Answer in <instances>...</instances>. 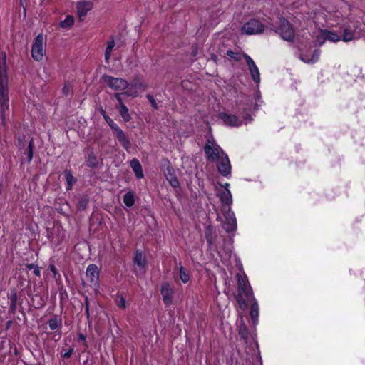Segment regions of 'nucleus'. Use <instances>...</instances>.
I'll return each instance as SVG.
<instances>
[{
  "label": "nucleus",
  "instance_id": "obj_1",
  "mask_svg": "<svg viewBox=\"0 0 365 365\" xmlns=\"http://www.w3.org/2000/svg\"><path fill=\"white\" fill-rule=\"evenodd\" d=\"M237 293L235 294V298L237 302L239 308L244 311L247 308V302L254 298L251 287L248 284V280L246 277H242L237 274Z\"/></svg>",
  "mask_w": 365,
  "mask_h": 365
},
{
  "label": "nucleus",
  "instance_id": "obj_2",
  "mask_svg": "<svg viewBox=\"0 0 365 365\" xmlns=\"http://www.w3.org/2000/svg\"><path fill=\"white\" fill-rule=\"evenodd\" d=\"M8 93V81L1 79L0 82V113L3 121L5 120L6 112L9 110Z\"/></svg>",
  "mask_w": 365,
  "mask_h": 365
},
{
  "label": "nucleus",
  "instance_id": "obj_3",
  "mask_svg": "<svg viewBox=\"0 0 365 365\" xmlns=\"http://www.w3.org/2000/svg\"><path fill=\"white\" fill-rule=\"evenodd\" d=\"M277 32L284 40L287 41H292L294 36V29L290 23L284 18L279 19V25Z\"/></svg>",
  "mask_w": 365,
  "mask_h": 365
},
{
  "label": "nucleus",
  "instance_id": "obj_4",
  "mask_svg": "<svg viewBox=\"0 0 365 365\" xmlns=\"http://www.w3.org/2000/svg\"><path fill=\"white\" fill-rule=\"evenodd\" d=\"M102 78L108 86L115 91L125 90L130 85L127 81L120 78H114L110 76L103 75Z\"/></svg>",
  "mask_w": 365,
  "mask_h": 365
},
{
  "label": "nucleus",
  "instance_id": "obj_5",
  "mask_svg": "<svg viewBox=\"0 0 365 365\" xmlns=\"http://www.w3.org/2000/svg\"><path fill=\"white\" fill-rule=\"evenodd\" d=\"M264 30V26L259 20L252 19L246 22L242 28V31L248 35L261 34Z\"/></svg>",
  "mask_w": 365,
  "mask_h": 365
},
{
  "label": "nucleus",
  "instance_id": "obj_6",
  "mask_svg": "<svg viewBox=\"0 0 365 365\" xmlns=\"http://www.w3.org/2000/svg\"><path fill=\"white\" fill-rule=\"evenodd\" d=\"M222 150L220 147L217 145H214V142L210 139L207 140V143L204 147V151L206 158L211 162H215L220 159V152Z\"/></svg>",
  "mask_w": 365,
  "mask_h": 365
},
{
  "label": "nucleus",
  "instance_id": "obj_7",
  "mask_svg": "<svg viewBox=\"0 0 365 365\" xmlns=\"http://www.w3.org/2000/svg\"><path fill=\"white\" fill-rule=\"evenodd\" d=\"M340 39L341 36L337 33L320 29L319 34L316 36V43L319 46H322L327 40L331 42H338Z\"/></svg>",
  "mask_w": 365,
  "mask_h": 365
},
{
  "label": "nucleus",
  "instance_id": "obj_8",
  "mask_svg": "<svg viewBox=\"0 0 365 365\" xmlns=\"http://www.w3.org/2000/svg\"><path fill=\"white\" fill-rule=\"evenodd\" d=\"M43 36L39 34L36 37L32 46L31 56L32 58L37 61H40L41 60H42L44 55V51L43 49Z\"/></svg>",
  "mask_w": 365,
  "mask_h": 365
},
{
  "label": "nucleus",
  "instance_id": "obj_9",
  "mask_svg": "<svg viewBox=\"0 0 365 365\" xmlns=\"http://www.w3.org/2000/svg\"><path fill=\"white\" fill-rule=\"evenodd\" d=\"M111 130L123 148L126 150H128L131 146V143L123 130L117 125Z\"/></svg>",
  "mask_w": 365,
  "mask_h": 365
},
{
  "label": "nucleus",
  "instance_id": "obj_10",
  "mask_svg": "<svg viewBox=\"0 0 365 365\" xmlns=\"http://www.w3.org/2000/svg\"><path fill=\"white\" fill-rule=\"evenodd\" d=\"M222 157L219 163L217 164V170L219 173L223 176H227L231 171V165L229 158L223 150H221Z\"/></svg>",
  "mask_w": 365,
  "mask_h": 365
},
{
  "label": "nucleus",
  "instance_id": "obj_11",
  "mask_svg": "<svg viewBox=\"0 0 365 365\" xmlns=\"http://www.w3.org/2000/svg\"><path fill=\"white\" fill-rule=\"evenodd\" d=\"M243 58L246 61L249 71L252 76V80L255 83H259L260 81V74L257 66L254 61L246 53H243Z\"/></svg>",
  "mask_w": 365,
  "mask_h": 365
},
{
  "label": "nucleus",
  "instance_id": "obj_12",
  "mask_svg": "<svg viewBox=\"0 0 365 365\" xmlns=\"http://www.w3.org/2000/svg\"><path fill=\"white\" fill-rule=\"evenodd\" d=\"M225 220L224 222L223 227L227 232H231L237 228V220L235 214L229 210L225 215Z\"/></svg>",
  "mask_w": 365,
  "mask_h": 365
},
{
  "label": "nucleus",
  "instance_id": "obj_13",
  "mask_svg": "<svg viewBox=\"0 0 365 365\" xmlns=\"http://www.w3.org/2000/svg\"><path fill=\"white\" fill-rule=\"evenodd\" d=\"M160 293L165 305L168 306L173 303V291L168 282H163L161 284Z\"/></svg>",
  "mask_w": 365,
  "mask_h": 365
},
{
  "label": "nucleus",
  "instance_id": "obj_14",
  "mask_svg": "<svg viewBox=\"0 0 365 365\" xmlns=\"http://www.w3.org/2000/svg\"><path fill=\"white\" fill-rule=\"evenodd\" d=\"M164 175L173 187L177 188L180 187V182L175 175V170L169 161H168L167 168Z\"/></svg>",
  "mask_w": 365,
  "mask_h": 365
},
{
  "label": "nucleus",
  "instance_id": "obj_15",
  "mask_svg": "<svg viewBox=\"0 0 365 365\" xmlns=\"http://www.w3.org/2000/svg\"><path fill=\"white\" fill-rule=\"evenodd\" d=\"M220 118L227 125L240 126L242 124V121L235 115L221 113L220 114Z\"/></svg>",
  "mask_w": 365,
  "mask_h": 365
},
{
  "label": "nucleus",
  "instance_id": "obj_16",
  "mask_svg": "<svg viewBox=\"0 0 365 365\" xmlns=\"http://www.w3.org/2000/svg\"><path fill=\"white\" fill-rule=\"evenodd\" d=\"M86 276L91 283L95 284L98 282L99 277L98 267L94 264L88 265L86 269Z\"/></svg>",
  "mask_w": 365,
  "mask_h": 365
},
{
  "label": "nucleus",
  "instance_id": "obj_17",
  "mask_svg": "<svg viewBox=\"0 0 365 365\" xmlns=\"http://www.w3.org/2000/svg\"><path fill=\"white\" fill-rule=\"evenodd\" d=\"M93 8V3L90 1H82L77 4V12L79 18L85 16Z\"/></svg>",
  "mask_w": 365,
  "mask_h": 365
},
{
  "label": "nucleus",
  "instance_id": "obj_18",
  "mask_svg": "<svg viewBox=\"0 0 365 365\" xmlns=\"http://www.w3.org/2000/svg\"><path fill=\"white\" fill-rule=\"evenodd\" d=\"M85 164L86 166L91 168H97L99 165V160L96 155V154L93 151L91 150L85 160Z\"/></svg>",
  "mask_w": 365,
  "mask_h": 365
},
{
  "label": "nucleus",
  "instance_id": "obj_19",
  "mask_svg": "<svg viewBox=\"0 0 365 365\" xmlns=\"http://www.w3.org/2000/svg\"><path fill=\"white\" fill-rule=\"evenodd\" d=\"M130 165L135 173V176L139 179L142 178L143 177V171L139 160L136 158H133L130 161Z\"/></svg>",
  "mask_w": 365,
  "mask_h": 365
},
{
  "label": "nucleus",
  "instance_id": "obj_20",
  "mask_svg": "<svg viewBox=\"0 0 365 365\" xmlns=\"http://www.w3.org/2000/svg\"><path fill=\"white\" fill-rule=\"evenodd\" d=\"M129 86H130V91H132L133 89L134 90L135 94L138 91H145L146 88L145 85L141 82L140 79L138 76L133 78V80L132 81L131 83Z\"/></svg>",
  "mask_w": 365,
  "mask_h": 365
},
{
  "label": "nucleus",
  "instance_id": "obj_21",
  "mask_svg": "<svg viewBox=\"0 0 365 365\" xmlns=\"http://www.w3.org/2000/svg\"><path fill=\"white\" fill-rule=\"evenodd\" d=\"M252 301V303L250 307V316L253 322L255 323L257 321L259 315V307L255 299H253Z\"/></svg>",
  "mask_w": 365,
  "mask_h": 365
},
{
  "label": "nucleus",
  "instance_id": "obj_22",
  "mask_svg": "<svg viewBox=\"0 0 365 365\" xmlns=\"http://www.w3.org/2000/svg\"><path fill=\"white\" fill-rule=\"evenodd\" d=\"M221 202L224 205H230L232 203V195L228 189L222 190L218 195Z\"/></svg>",
  "mask_w": 365,
  "mask_h": 365
},
{
  "label": "nucleus",
  "instance_id": "obj_23",
  "mask_svg": "<svg viewBox=\"0 0 365 365\" xmlns=\"http://www.w3.org/2000/svg\"><path fill=\"white\" fill-rule=\"evenodd\" d=\"M34 147V139L31 138L27 148H26L24 151L21 153L23 155H26L28 163H30L33 159Z\"/></svg>",
  "mask_w": 365,
  "mask_h": 365
},
{
  "label": "nucleus",
  "instance_id": "obj_24",
  "mask_svg": "<svg viewBox=\"0 0 365 365\" xmlns=\"http://www.w3.org/2000/svg\"><path fill=\"white\" fill-rule=\"evenodd\" d=\"M17 299V293L14 290L9 297L10 306L9 309V312L13 315L15 314L16 311Z\"/></svg>",
  "mask_w": 365,
  "mask_h": 365
},
{
  "label": "nucleus",
  "instance_id": "obj_25",
  "mask_svg": "<svg viewBox=\"0 0 365 365\" xmlns=\"http://www.w3.org/2000/svg\"><path fill=\"white\" fill-rule=\"evenodd\" d=\"M116 108L118 110L119 114L123 118L124 122L128 123L131 120V116L128 112V108L125 105L116 106Z\"/></svg>",
  "mask_w": 365,
  "mask_h": 365
},
{
  "label": "nucleus",
  "instance_id": "obj_26",
  "mask_svg": "<svg viewBox=\"0 0 365 365\" xmlns=\"http://www.w3.org/2000/svg\"><path fill=\"white\" fill-rule=\"evenodd\" d=\"M115 45L113 37H110V40L107 42V46L105 51V60L108 63L110 60L111 53Z\"/></svg>",
  "mask_w": 365,
  "mask_h": 365
},
{
  "label": "nucleus",
  "instance_id": "obj_27",
  "mask_svg": "<svg viewBox=\"0 0 365 365\" xmlns=\"http://www.w3.org/2000/svg\"><path fill=\"white\" fill-rule=\"evenodd\" d=\"M205 237L209 245H211L215 242V237L213 235V227L209 225L205 229Z\"/></svg>",
  "mask_w": 365,
  "mask_h": 365
},
{
  "label": "nucleus",
  "instance_id": "obj_28",
  "mask_svg": "<svg viewBox=\"0 0 365 365\" xmlns=\"http://www.w3.org/2000/svg\"><path fill=\"white\" fill-rule=\"evenodd\" d=\"M64 175L67 182L66 190H71L73 185L76 182V179L74 178L70 170H66L64 171Z\"/></svg>",
  "mask_w": 365,
  "mask_h": 365
},
{
  "label": "nucleus",
  "instance_id": "obj_29",
  "mask_svg": "<svg viewBox=\"0 0 365 365\" xmlns=\"http://www.w3.org/2000/svg\"><path fill=\"white\" fill-rule=\"evenodd\" d=\"M31 300L34 303H35L34 307L36 309H41L46 304L45 299L42 295L38 294H34V296L31 298Z\"/></svg>",
  "mask_w": 365,
  "mask_h": 365
},
{
  "label": "nucleus",
  "instance_id": "obj_30",
  "mask_svg": "<svg viewBox=\"0 0 365 365\" xmlns=\"http://www.w3.org/2000/svg\"><path fill=\"white\" fill-rule=\"evenodd\" d=\"M355 31L350 27L345 28L343 31L342 40L345 42L350 41L354 38Z\"/></svg>",
  "mask_w": 365,
  "mask_h": 365
},
{
  "label": "nucleus",
  "instance_id": "obj_31",
  "mask_svg": "<svg viewBox=\"0 0 365 365\" xmlns=\"http://www.w3.org/2000/svg\"><path fill=\"white\" fill-rule=\"evenodd\" d=\"M134 263L137 264L140 267H143L145 264V257L143 255V253L139 250H137L134 257Z\"/></svg>",
  "mask_w": 365,
  "mask_h": 365
},
{
  "label": "nucleus",
  "instance_id": "obj_32",
  "mask_svg": "<svg viewBox=\"0 0 365 365\" xmlns=\"http://www.w3.org/2000/svg\"><path fill=\"white\" fill-rule=\"evenodd\" d=\"M88 197L86 195H81L77 203V208L79 210H83L86 208L88 203Z\"/></svg>",
  "mask_w": 365,
  "mask_h": 365
},
{
  "label": "nucleus",
  "instance_id": "obj_33",
  "mask_svg": "<svg viewBox=\"0 0 365 365\" xmlns=\"http://www.w3.org/2000/svg\"><path fill=\"white\" fill-rule=\"evenodd\" d=\"M74 23V18L71 15H68L63 21L60 22V26L63 29L71 28Z\"/></svg>",
  "mask_w": 365,
  "mask_h": 365
},
{
  "label": "nucleus",
  "instance_id": "obj_34",
  "mask_svg": "<svg viewBox=\"0 0 365 365\" xmlns=\"http://www.w3.org/2000/svg\"><path fill=\"white\" fill-rule=\"evenodd\" d=\"M240 113L242 115L243 118L246 120L251 121L252 120V118L251 117V115L250 113V105H247V106H243L242 108H239Z\"/></svg>",
  "mask_w": 365,
  "mask_h": 365
},
{
  "label": "nucleus",
  "instance_id": "obj_35",
  "mask_svg": "<svg viewBox=\"0 0 365 365\" xmlns=\"http://www.w3.org/2000/svg\"><path fill=\"white\" fill-rule=\"evenodd\" d=\"M123 202L126 206H128L129 207H132L135 203V198H134L133 193L131 192H127L123 196Z\"/></svg>",
  "mask_w": 365,
  "mask_h": 365
},
{
  "label": "nucleus",
  "instance_id": "obj_36",
  "mask_svg": "<svg viewBox=\"0 0 365 365\" xmlns=\"http://www.w3.org/2000/svg\"><path fill=\"white\" fill-rule=\"evenodd\" d=\"M49 327L51 330L56 329L61 324V319L58 318V316H54L53 318L50 319L48 322Z\"/></svg>",
  "mask_w": 365,
  "mask_h": 365
},
{
  "label": "nucleus",
  "instance_id": "obj_37",
  "mask_svg": "<svg viewBox=\"0 0 365 365\" xmlns=\"http://www.w3.org/2000/svg\"><path fill=\"white\" fill-rule=\"evenodd\" d=\"M99 112L102 115V116L103 117L104 120H106V122L107 123V124L110 126V128L112 129L113 128L114 126L116 125V124L113 122V120L106 114V112L102 108H101L99 109Z\"/></svg>",
  "mask_w": 365,
  "mask_h": 365
},
{
  "label": "nucleus",
  "instance_id": "obj_38",
  "mask_svg": "<svg viewBox=\"0 0 365 365\" xmlns=\"http://www.w3.org/2000/svg\"><path fill=\"white\" fill-rule=\"evenodd\" d=\"M226 54L231 58L234 59L235 61H241L242 57H243V54H241L239 52H235L232 50H227Z\"/></svg>",
  "mask_w": 365,
  "mask_h": 365
},
{
  "label": "nucleus",
  "instance_id": "obj_39",
  "mask_svg": "<svg viewBox=\"0 0 365 365\" xmlns=\"http://www.w3.org/2000/svg\"><path fill=\"white\" fill-rule=\"evenodd\" d=\"M180 277L182 282L186 283L190 279V276L183 267L180 269Z\"/></svg>",
  "mask_w": 365,
  "mask_h": 365
},
{
  "label": "nucleus",
  "instance_id": "obj_40",
  "mask_svg": "<svg viewBox=\"0 0 365 365\" xmlns=\"http://www.w3.org/2000/svg\"><path fill=\"white\" fill-rule=\"evenodd\" d=\"M125 299L122 295H118L115 299V304L119 308L125 309Z\"/></svg>",
  "mask_w": 365,
  "mask_h": 365
},
{
  "label": "nucleus",
  "instance_id": "obj_41",
  "mask_svg": "<svg viewBox=\"0 0 365 365\" xmlns=\"http://www.w3.org/2000/svg\"><path fill=\"white\" fill-rule=\"evenodd\" d=\"M26 267L29 270H34V273L36 276L40 277L41 276V271L39 269V267L34 264H26Z\"/></svg>",
  "mask_w": 365,
  "mask_h": 365
},
{
  "label": "nucleus",
  "instance_id": "obj_42",
  "mask_svg": "<svg viewBox=\"0 0 365 365\" xmlns=\"http://www.w3.org/2000/svg\"><path fill=\"white\" fill-rule=\"evenodd\" d=\"M239 335L245 340L247 339L248 331L245 327H240L239 330Z\"/></svg>",
  "mask_w": 365,
  "mask_h": 365
},
{
  "label": "nucleus",
  "instance_id": "obj_43",
  "mask_svg": "<svg viewBox=\"0 0 365 365\" xmlns=\"http://www.w3.org/2000/svg\"><path fill=\"white\" fill-rule=\"evenodd\" d=\"M62 91H63V94L66 96H68V95L71 94L72 93L71 86H70L68 83H65V85L62 89Z\"/></svg>",
  "mask_w": 365,
  "mask_h": 365
},
{
  "label": "nucleus",
  "instance_id": "obj_44",
  "mask_svg": "<svg viewBox=\"0 0 365 365\" xmlns=\"http://www.w3.org/2000/svg\"><path fill=\"white\" fill-rule=\"evenodd\" d=\"M146 97L148 99L149 102L150 103L152 107L154 109L157 110L158 108V107L157 106L156 101L154 99L153 96L152 95H150V94H147Z\"/></svg>",
  "mask_w": 365,
  "mask_h": 365
},
{
  "label": "nucleus",
  "instance_id": "obj_45",
  "mask_svg": "<svg viewBox=\"0 0 365 365\" xmlns=\"http://www.w3.org/2000/svg\"><path fill=\"white\" fill-rule=\"evenodd\" d=\"M127 93H115L114 94V97L116 98V100L118 101V106H121V105H125L123 102V100H122V98H121V96L122 95H125Z\"/></svg>",
  "mask_w": 365,
  "mask_h": 365
},
{
  "label": "nucleus",
  "instance_id": "obj_46",
  "mask_svg": "<svg viewBox=\"0 0 365 365\" xmlns=\"http://www.w3.org/2000/svg\"><path fill=\"white\" fill-rule=\"evenodd\" d=\"M89 307H90V304H89L88 298L86 296V297H85V312H86V317L88 319H89V317H90Z\"/></svg>",
  "mask_w": 365,
  "mask_h": 365
},
{
  "label": "nucleus",
  "instance_id": "obj_47",
  "mask_svg": "<svg viewBox=\"0 0 365 365\" xmlns=\"http://www.w3.org/2000/svg\"><path fill=\"white\" fill-rule=\"evenodd\" d=\"M319 55H320V50L315 49L314 51V53L311 58L312 63L317 61L319 57Z\"/></svg>",
  "mask_w": 365,
  "mask_h": 365
},
{
  "label": "nucleus",
  "instance_id": "obj_48",
  "mask_svg": "<svg viewBox=\"0 0 365 365\" xmlns=\"http://www.w3.org/2000/svg\"><path fill=\"white\" fill-rule=\"evenodd\" d=\"M74 349L73 348H70L67 351H66L62 356L66 359H69L71 355L73 354Z\"/></svg>",
  "mask_w": 365,
  "mask_h": 365
},
{
  "label": "nucleus",
  "instance_id": "obj_49",
  "mask_svg": "<svg viewBox=\"0 0 365 365\" xmlns=\"http://www.w3.org/2000/svg\"><path fill=\"white\" fill-rule=\"evenodd\" d=\"M48 269L52 272V273L53 274L54 277H56V276L57 274V269L56 268L55 265L53 264H51L49 265Z\"/></svg>",
  "mask_w": 365,
  "mask_h": 365
},
{
  "label": "nucleus",
  "instance_id": "obj_50",
  "mask_svg": "<svg viewBox=\"0 0 365 365\" xmlns=\"http://www.w3.org/2000/svg\"><path fill=\"white\" fill-rule=\"evenodd\" d=\"M300 58H301V60H302V61H303L304 62H306V63H310V62H312V61H311V58H307V56H304V55H303V54H302V55L300 56Z\"/></svg>",
  "mask_w": 365,
  "mask_h": 365
},
{
  "label": "nucleus",
  "instance_id": "obj_51",
  "mask_svg": "<svg viewBox=\"0 0 365 365\" xmlns=\"http://www.w3.org/2000/svg\"><path fill=\"white\" fill-rule=\"evenodd\" d=\"M78 339L80 341H85L86 336L83 334H78Z\"/></svg>",
  "mask_w": 365,
  "mask_h": 365
},
{
  "label": "nucleus",
  "instance_id": "obj_52",
  "mask_svg": "<svg viewBox=\"0 0 365 365\" xmlns=\"http://www.w3.org/2000/svg\"><path fill=\"white\" fill-rule=\"evenodd\" d=\"M11 324H12V321H11V320L8 321V322H6V329H9V327H11Z\"/></svg>",
  "mask_w": 365,
  "mask_h": 365
},
{
  "label": "nucleus",
  "instance_id": "obj_53",
  "mask_svg": "<svg viewBox=\"0 0 365 365\" xmlns=\"http://www.w3.org/2000/svg\"><path fill=\"white\" fill-rule=\"evenodd\" d=\"M211 59L213 60L215 62H216L217 60V56L215 54H212L211 56Z\"/></svg>",
  "mask_w": 365,
  "mask_h": 365
},
{
  "label": "nucleus",
  "instance_id": "obj_54",
  "mask_svg": "<svg viewBox=\"0 0 365 365\" xmlns=\"http://www.w3.org/2000/svg\"><path fill=\"white\" fill-rule=\"evenodd\" d=\"M197 48H195V49L192 51V55L193 56H195L197 55Z\"/></svg>",
  "mask_w": 365,
  "mask_h": 365
},
{
  "label": "nucleus",
  "instance_id": "obj_55",
  "mask_svg": "<svg viewBox=\"0 0 365 365\" xmlns=\"http://www.w3.org/2000/svg\"><path fill=\"white\" fill-rule=\"evenodd\" d=\"M254 109L255 110H257L258 109V104H255Z\"/></svg>",
  "mask_w": 365,
  "mask_h": 365
},
{
  "label": "nucleus",
  "instance_id": "obj_56",
  "mask_svg": "<svg viewBox=\"0 0 365 365\" xmlns=\"http://www.w3.org/2000/svg\"><path fill=\"white\" fill-rule=\"evenodd\" d=\"M229 187V184L228 183H226L225 185V190L226 189H228L227 187Z\"/></svg>",
  "mask_w": 365,
  "mask_h": 365
},
{
  "label": "nucleus",
  "instance_id": "obj_57",
  "mask_svg": "<svg viewBox=\"0 0 365 365\" xmlns=\"http://www.w3.org/2000/svg\"><path fill=\"white\" fill-rule=\"evenodd\" d=\"M19 145H21V140L20 139L19 140Z\"/></svg>",
  "mask_w": 365,
  "mask_h": 365
}]
</instances>
